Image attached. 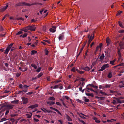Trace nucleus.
<instances>
[{"label": "nucleus", "instance_id": "1", "mask_svg": "<svg viewBox=\"0 0 124 124\" xmlns=\"http://www.w3.org/2000/svg\"><path fill=\"white\" fill-rule=\"evenodd\" d=\"M43 4V3H39L38 2H35L33 3L32 4L26 3L24 2H19L15 5V7H17L20 6H30L31 5H41Z\"/></svg>", "mask_w": 124, "mask_h": 124}, {"label": "nucleus", "instance_id": "2", "mask_svg": "<svg viewBox=\"0 0 124 124\" xmlns=\"http://www.w3.org/2000/svg\"><path fill=\"white\" fill-rule=\"evenodd\" d=\"M13 105L11 104H6L2 106L0 108V110L2 109L3 108H5L8 109H10L13 108Z\"/></svg>", "mask_w": 124, "mask_h": 124}, {"label": "nucleus", "instance_id": "3", "mask_svg": "<svg viewBox=\"0 0 124 124\" xmlns=\"http://www.w3.org/2000/svg\"><path fill=\"white\" fill-rule=\"evenodd\" d=\"M109 66V65L108 64H104L101 68V69L99 70V71H102L108 67Z\"/></svg>", "mask_w": 124, "mask_h": 124}, {"label": "nucleus", "instance_id": "4", "mask_svg": "<svg viewBox=\"0 0 124 124\" xmlns=\"http://www.w3.org/2000/svg\"><path fill=\"white\" fill-rule=\"evenodd\" d=\"M119 46L120 49H124V38L120 42Z\"/></svg>", "mask_w": 124, "mask_h": 124}, {"label": "nucleus", "instance_id": "5", "mask_svg": "<svg viewBox=\"0 0 124 124\" xmlns=\"http://www.w3.org/2000/svg\"><path fill=\"white\" fill-rule=\"evenodd\" d=\"M94 37V34H92V35L90 36L89 35L88 36V38H89V40L88 41V46H89L90 43L91 41L93 39Z\"/></svg>", "mask_w": 124, "mask_h": 124}, {"label": "nucleus", "instance_id": "6", "mask_svg": "<svg viewBox=\"0 0 124 124\" xmlns=\"http://www.w3.org/2000/svg\"><path fill=\"white\" fill-rule=\"evenodd\" d=\"M111 42V40L108 37L106 39V42L107 44V46L110 45Z\"/></svg>", "mask_w": 124, "mask_h": 124}, {"label": "nucleus", "instance_id": "7", "mask_svg": "<svg viewBox=\"0 0 124 124\" xmlns=\"http://www.w3.org/2000/svg\"><path fill=\"white\" fill-rule=\"evenodd\" d=\"M22 100L23 101V103L24 104H26L28 103V99L25 97L22 98Z\"/></svg>", "mask_w": 124, "mask_h": 124}, {"label": "nucleus", "instance_id": "8", "mask_svg": "<svg viewBox=\"0 0 124 124\" xmlns=\"http://www.w3.org/2000/svg\"><path fill=\"white\" fill-rule=\"evenodd\" d=\"M29 27L30 28V30L31 31H34L35 30L36 27H35V26L34 25L32 26L29 25Z\"/></svg>", "mask_w": 124, "mask_h": 124}, {"label": "nucleus", "instance_id": "9", "mask_svg": "<svg viewBox=\"0 0 124 124\" xmlns=\"http://www.w3.org/2000/svg\"><path fill=\"white\" fill-rule=\"evenodd\" d=\"M64 38V33L63 32L60 35L58 39L59 40H62Z\"/></svg>", "mask_w": 124, "mask_h": 124}, {"label": "nucleus", "instance_id": "10", "mask_svg": "<svg viewBox=\"0 0 124 124\" xmlns=\"http://www.w3.org/2000/svg\"><path fill=\"white\" fill-rule=\"evenodd\" d=\"M38 106V105L37 104H36L34 105H30L28 107L29 108L33 109L37 107Z\"/></svg>", "mask_w": 124, "mask_h": 124}, {"label": "nucleus", "instance_id": "11", "mask_svg": "<svg viewBox=\"0 0 124 124\" xmlns=\"http://www.w3.org/2000/svg\"><path fill=\"white\" fill-rule=\"evenodd\" d=\"M29 25L23 28V31L25 32H27L28 30H30V28H29Z\"/></svg>", "mask_w": 124, "mask_h": 124}, {"label": "nucleus", "instance_id": "12", "mask_svg": "<svg viewBox=\"0 0 124 124\" xmlns=\"http://www.w3.org/2000/svg\"><path fill=\"white\" fill-rule=\"evenodd\" d=\"M104 57L105 56L104 55V54L103 53L102 54V55L99 58L101 61H102L103 60Z\"/></svg>", "mask_w": 124, "mask_h": 124}, {"label": "nucleus", "instance_id": "13", "mask_svg": "<svg viewBox=\"0 0 124 124\" xmlns=\"http://www.w3.org/2000/svg\"><path fill=\"white\" fill-rule=\"evenodd\" d=\"M47 103L50 105H53L55 103V102L53 101H49L47 102Z\"/></svg>", "mask_w": 124, "mask_h": 124}, {"label": "nucleus", "instance_id": "14", "mask_svg": "<svg viewBox=\"0 0 124 124\" xmlns=\"http://www.w3.org/2000/svg\"><path fill=\"white\" fill-rule=\"evenodd\" d=\"M82 69L85 71H88L90 70V68L88 67H84V68H83Z\"/></svg>", "mask_w": 124, "mask_h": 124}, {"label": "nucleus", "instance_id": "15", "mask_svg": "<svg viewBox=\"0 0 124 124\" xmlns=\"http://www.w3.org/2000/svg\"><path fill=\"white\" fill-rule=\"evenodd\" d=\"M37 53V51L35 50H32L31 51V54L32 55Z\"/></svg>", "mask_w": 124, "mask_h": 124}, {"label": "nucleus", "instance_id": "16", "mask_svg": "<svg viewBox=\"0 0 124 124\" xmlns=\"http://www.w3.org/2000/svg\"><path fill=\"white\" fill-rule=\"evenodd\" d=\"M10 49L8 48L7 47V48L6 49L5 51L4 52V53L5 54H8V52L9 51Z\"/></svg>", "mask_w": 124, "mask_h": 124}, {"label": "nucleus", "instance_id": "17", "mask_svg": "<svg viewBox=\"0 0 124 124\" xmlns=\"http://www.w3.org/2000/svg\"><path fill=\"white\" fill-rule=\"evenodd\" d=\"M66 118L69 121H72V120L70 117L68 115H66Z\"/></svg>", "mask_w": 124, "mask_h": 124}, {"label": "nucleus", "instance_id": "18", "mask_svg": "<svg viewBox=\"0 0 124 124\" xmlns=\"http://www.w3.org/2000/svg\"><path fill=\"white\" fill-rule=\"evenodd\" d=\"M112 75L111 72H110L108 75V77L109 78H110L112 77Z\"/></svg>", "mask_w": 124, "mask_h": 124}, {"label": "nucleus", "instance_id": "19", "mask_svg": "<svg viewBox=\"0 0 124 124\" xmlns=\"http://www.w3.org/2000/svg\"><path fill=\"white\" fill-rule=\"evenodd\" d=\"M30 114H26V116L28 118H30L31 117V116H32V114L31 113H30Z\"/></svg>", "mask_w": 124, "mask_h": 124}, {"label": "nucleus", "instance_id": "20", "mask_svg": "<svg viewBox=\"0 0 124 124\" xmlns=\"http://www.w3.org/2000/svg\"><path fill=\"white\" fill-rule=\"evenodd\" d=\"M111 86V84L108 85V84H106L104 87L106 88H109Z\"/></svg>", "mask_w": 124, "mask_h": 124}, {"label": "nucleus", "instance_id": "21", "mask_svg": "<svg viewBox=\"0 0 124 124\" xmlns=\"http://www.w3.org/2000/svg\"><path fill=\"white\" fill-rule=\"evenodd\" d=\"M31 66L32 67H33L35 69H36L37 68L36 65L34 64H31Z\"/></svg>", "mask_w": 124, "mask_h": 124}, {"label": "nucleus", "instance_id": "22", "mask_svg": "<svg viewBox=\"0 0 124 124\" xmlns=\"http://www.w3.org/2000/svg\"><path fill=\"white\" fill-rule=\"evenodd\" d=\"M116 100L117 101V103H122V101H121L119 99L117 98H115Z\"/></svg>", "mask_w": 124, "mask_h": 124}, {"label": "nucleus", "instance_id": "23", "mask_svg": "<svg viewBox=\"0 0 124 124\" xmlns=\"http://www.w3.org/2000/svg\"><path fill=\"white\" fill-rule=\"evenodd\" d=\"M116 60H114L113 61H110V63L113 65H114L115 64H114V62H115Z\"/></svg>", "mask_w": 124, "mask_h": 124}, {"label": "nucleus", "instance_id": "24", "mask_svg": "<svg viewBox=\"0 0 124 124\" xmlns=\"http://www.w3.org/2000/svg\"><path fill=\"white\" fill-rule=\"evenodd\" d=\"M118 23L119 26L122 28H124V27L123 26L122 23V22L120 21H119Z\"/></svg>", "mask_w": 124, "mask_h": 124}, {"label": "nucleus", "instance_id": "25", "mask_svg": "<svg viewBox=\"0 0 124 124\" xmlns=\"http://www.w3.org/2000/svg\"><path fill=\"white\" fill-rule=\"evenodd\" d=\"M18 101L19 100H16L12 101V102L15 104H17L18 103Z\"/></svg>", "mask_w": 124, "mask_h": 124}, {"label": "nucleus", "instance_id": "26", "mask_svg": "<svg viewBox=\"0 0 124 124\" xmlns=\"http://www.w3.org/2000/svg\"><path fill=\"white\" fill-rule=\"evenodd\" d=\"M49 30L50 31L52 32H55L56 31L53 28H50Z\"/></svg>", "mask_w": 124, "mask_h": 124}, {"label": "nucleus", "instance_id": "27", "mask_svg": "<svg viewBox=\"0 0 124 124\" xmlns=\"http://www.w3.org/2000/svg\"><path fill=\"white\" fill-rule=\"evenodd\" d=\"M49 100H50L54 101L55 100V98L54 97H52L49 98Z\"/></svg>", "mask_w": 124, "mask_h": 124}, {"label": "nucleus", "instance_id": "28", "mask_svg": "<svg viewBox=\"0 0 124 124\" xmlns=\"http://www.w3.org/2000/svg\"><path fill=\"white\" fill-rule=\"evenodd\" d=\"M77 101L78 102L80 103H82V104L83 103V101L79 100V99H77Z\"/></svg>", "mask_w": 124, "mask_h": 124}, {"label": "nucleus", "instance_id": "29", "mask_svg": "<svg viewBox=\"0 0 124 124\" xmlns=\"http://www.w3.org/2000/svg\"><path fill=\"white\" fill-rule=\"evenodd\" d=\"M45 54L46 55H48V53L49 52V51L47 50L46 49L45 50Z\"/></svg>", "mask_w": 124, "mask_h": 124}, {"label": "nucleus", "instance_id": "30", "mask_svg": "<svg viewBox=\"0 0 124 124\" xmlns=\"http://www.w3.org/2000/svg\"><path fill=\"white\" fill-rule=\"evenodd\" d=\"M43 74L42 73H40L37 76L38 77V78H39L41 77L43 75Z\"/></svg>", "mask_w": 124, "mask_h": 124}, {"label": "nucleus", "instance_id": "31", "mask_svg": "<svg viewBox=\"0 0 124 124\" xmlns=\"http://www.w3.org/2000/svg\"><path fill=\"white\" fill-rule=\"evenodd\" d=\"M46 27L45 26H44L43 27V28H42V30H43V31L44 32H46Z\"/></svg>", "mask_w": 124, "mask_h": 124}, {"label": "nucleus", "instance_id": "32", "mask_svg": "<svg viewBox=\"0 0 124 124\" xmlns=\"http://www.w3.org/2000/svg\"><path fill=\"white\" fill-rule=\"evenodd\" d=\"M13 43H11L8 46V48L10 49L12 46L13 45Z\"/></svg>", "mask_w": 124, "mask_h": 124}, {"label": "nucleus", "instance_id": "33", "mask_svg": "<svg viewBox=\"0 0 124 124\" xmlns=\"http://www.w3.org/2000/svg\"><path fill=\"white\" fill-rule=\"evenodd\" d=\"M55 111L57 112L59 115L61 116H62V114L57 109H56Z\"/></svg>", "mask_w": 124, "mask_h": 124}, {"label": "nucleus", "instance_id": "34", "mask_svg": "<svg viewBox=\"0 0 124 124\" xmlns=\"http://www.w3.org/2000/svg\"><path fill=\"white\" fill-rule=\"evenodd\" d=\"M60 86V85H55L54 86V89L58 88H59V87Z\"/></svg>", "mask_w": 124, "mask_h": 124}, {"label": "nucleus", "instance_id": "35", "mask_svg": "<svg viewBox=\"0 0 124 124\" xmlns=\"http://www.w3.org/2000/svg\"><path fill=\"white\" fill-rule=\"evenodd\" d=\"M6 120V118H3L1 119V121H0V122H3V121H5Z\"/></svg>", "mask_w": 124, "mask_h": 124}, {"label": "nucleus", "instance_id": "36", "mask_svg": "<svg viewBox=\"0 0 124 124\" xmlns=\"http://www.w3.org/2000/svg\"><path fill=\"white\" fill-rule=\"evenodd\" d=\"M85 101V102H88L89 101V100L88 99L86 98L85 97H84Z\"/></svg>", "mask_w": 124, "mask_h": 124}, {"label": "nucleus", "instance_id": "37", "mask_svg": "<svg viewBox=\"0 0 124 124\" xmlns=\"http://www.w3.org/2000/svg\"><path fill=\"white\" fill-rule=\"evenodd\" d=\"M85 44H84V45L82 46V47L81 48V49L80 50V51L79 52V53H81L82 52V51L83 50V49L84 47L85 46Z\"/></svg>", "mask_w": 124, "mask_h": 124}, {"label": "nucleus", "instance_id": "38", "mask_svg": "<svg viewBox=\"0 0 124 124\" xmlns=\"http://www.w3.org/2000/svg\"><path fill=\"white\" fill-rule=\"evenodd\" d=\"M118 54L119 55H121V53L120 52V51L119 48L118 49Z\"/></svg>", "mask_w": 124, "mask_h": 124}, {"label": "nucleus", "instance_id": "39", "mask_svg": "<svg viewBox=\"0 0 124 124\" xmlns=\"http://www.w3.org/2000/svg\"><path fill=\"white\" fill-rule=\"evenodd\" d=\"M118 32L120 33H124V30H121L118 31Z\"/></svg>", "mask_w": 124, "mask_h": 124}, {"label": "nucleus", "instance_id": "40", "mask_svg": "<svg viewBox=\"0 0 124 124\" xmlns=\"http://www.w3.org/2000/svg\"><path fill=\"white\" fill-rule=\"evenodd\" d=\"M7 8H1L0 10V11L1 12H3L5 11Z\"/></svg>", "mask_w": 124, "mask_h": 124}, {"label": "nucleus", "instance_id": "41", "mask_svg": "<svg viewBox=\"0 0 124 124\" xmlns=\"http://www.w3.org/2000/svg\"><path fill=\"white\" fill-rule=\"evenodd\" d=\"M23 33V32L21 31H18L16 34V35H20Z\"/></svg>", "mask_w": 124, "mask_h": 124}, {"label": "nucleus", "instance_id": "42", "mask_svg": "<svg viewBox=\"0 0 124 124\" xmlns=\"http://www.w3.org/2000/svg\"><path fill=\"white\" fill-rule=\"evenodd\" d=\"M27 36V34L26 33H24V34L23 35L22 37L23 38H24L26 36Z\"/></svg>", "mask_w": 124, "mask_h": 124}, {"label": "nucleus", "instance_id": "43", "mask_svg": "<svg viewBox=\"0 0 124 124\" xmlns=\"http://www.w3.org/2000/svg\"><path fill=\"white\" fill-rule=\"evenodd\" d=\"M41 67H39V68H38L36 70V71L37 72H39L41 69Z\"/></svg>", "mask_w": 124, "mask_h": 124}, {"label": "nucleus", "instance_id": "44", "mask_svg": "<svg viewBox=\"0 0 124 124\" xmlns=\"http://www.w3.org/2000/svg\"><path fill=\"white\" fill-rule=\"evenodd\" d=\"M27 92V91L26 89L25 90H23L22 91V93L23 94H24L25 93H26Z\"/></svg>", "mask_w": 124, "mask_h": 124}, {"label": "nucleus", "instance_id": "45", "mask_svg": "<svg viewBox=\"0 0 124 124\" xmlns=\"http://www.w3.org/2000/svg\"><path fill=\"white\" fill-rule=\"evenodd\" d=\"M76 70V68L75 67H73L71 70V71L75 72Z\"/></svg>", "mask_w": 124, "mask_h": 124}, {"label": "nucleus", "instance_id": "46", "mask_svg": "<svg viewBox=\"0 0 124 124\" xmlns=\"http://www.w3.org/2000/svg\"><path fill=\"white\" fill-rule=\"evenodd\" d=\"M9 111L8 109L7 110L5 113V115H7L9 113Z\"/></svg>", "mask_w": 124, "mask_h": 124}, {"label": "nucleus", "instance_id": "47", "mask_svg": "<svg viewBox=\"0 0 124 124\" xmlns=\"http://www.w3.org/2000/svg\"><path fill=\"white\" fill-rule=\"evenodd\" d=\"M78 72L80 74H82L84 73L83 71L80 70L78 71Z\"/></svg>", "mask_w": 124, "mask_h": 124}, {"label": "nucleus", "instance_id": "48", "mask_svg": "<svg viewBox=\"0 0 124 124\" xmlns=\"http://www.w3.org/2000/svg\"><path fill=\"white\" fill-rule=\"evenodd\" d=\"M33 93L32 92H30L26 93L27 95H31Z\"/></svg>", "mask_w": 124, "mask_h": 124}, {"label": "nucleus", "instance_id": "49", "mask_svg": "<svg viewBox=\"0 0 124 124\" xmlns=\"http://www.w3.org/2000/svg\"><path fill=\"white\" fill-rule=\"evenodd\" d=\"M17 19L18 20H22V21H23L24 20V19L22 17L21 18H17Z\"/></svg>", "mask_w": 124, "mask_h": 124}, {"label": "nucleus", "instance_id": "50", "mask_svg": "<svg viewBox=\"0 0 124 124\" xmlns=\"http://www.w3.org/2000/svg\"><path fill=\"white\" fill-rule=\"evenodd\" d=\"M64 97V98H66L67 100H69V97L68 96H63V97Z\"/></svg>", "mask_w": 124, "mask_h": 124}, {"label": "nucleus", "instance_id": "51", "mask_svg": "<svg viewBox=\"0 0 124 124\" xmlns=\"http://www.w3.org/2000/svg\"><path fill=\"white\" fill-rule=\"evenodd\" d=\"M119 87L120 88L124 87V82H123V85H119Z\"/></svg>", "mask_w": 124, "mask_h": 124}, {"label": "nucleus", "instance_id": "52", "mask_svg": "<svg viewBox=\"0 0 124 124\" xmlns=\"http://www.w3.org/2000/svg\"><path fill=\"white\" fill-rule=\"evenodd\" d=\"M41 109L45 113L46 112V111L45 110H46V109L45 108H41Z\"/></svg>", "mask_w": 124, "mask_h": 124}, {"label": "nucleus", "instance_id": "53", "mask_svg": "<svg viewBox=\"0 0 124 124\" xmlns=\"http://www.w3.org/2000/svg\"><path fill=\"white\" fill-rule=\"evenodd\" d=\"M36 21V20H35L34 19H33L31 20V23H32L33 22H35Z\"/></svg>", "mask_w": 124, "mask_h": 124}, {"label": "nucleus", "instance_id": "54", "mask_svg": "<svg viewBox=\"0 0 124 124\" xmlns=\"http://www.w3.org/2000/svg\"><path fill=\"white\" fill-rule=\"evenodd\" d=\"M27 11V10L26 9H23L22 10V11L23 12H26Z\"/></svg>", "mask_w": 124, "mask_h": 124}, {"label": "nucleus", "instance_id": "55", "mask_svg": "<svg viewBox=\"0 0 124 124\" xmlns=\"http://www.w3.org/2000/svg\"><path fill=\"white\" fill-rule=\"evenodd\" d=\"M100 91L99 92V93L102 94L103 95H104L105 93H104L102 91H101V90H100Z\"/></svg>", "mask_w": 124, "mask_h": 124}, {"label": "nucleus", "instance_id": "56", "mask_svg": "<svg viewBox=\"0 0 124 124\" xmlns=\"http://www.w3.org/2000/svg\"><path fill=\"white\" fill-rule=\"evenodd\" d=\"M5 35V34H0V36L4 37Z\"/></svg>", "mask_w": 124, "mask_h": 124}, {"label": "nucleus", "instance_id": "57", "mask_svg": "<svg viewBox=\"0 0 124 124\" xmlns=\"http://www.w3.org/2000/svg\"><path fill=\"white\" fill-rule=\"evenodd\" d=\"M56 104L58 105L61 106V104L58 102H56Z\"/></svg>", "mask_w": 124, "mask_h": 124}, {"label": "nucleus", "instance_id": "58", "mask_svg": "<svg viewBox=\"0 0 124 124\" xmlns=\"http://www.w3.org/2000/svg\"><path fill=\"white\" fill-rule=\"evenodd\" d=\"M50 108L52 109V110H53L54 111H55V110H56V108H53L52 107H50Z\"/></svg>", "mask_w": 124, "mask_h": 124}, {"label": "nucleus", "instance_id": "59", "mask_svg": "<svg viewBox=\"0 0 124 124\" xmlns=\"http://www.w3.org/2000/svg\"><path fill=\"white\" fill-rule=\"evenodd\" d=\"M43 41H45V42H47L49 44H50V42L47 40H43Z\"/></svg>", "mask_w": 124, "mask_h": 124}, {"label": "nucleus", "instance_id": "60", "mask_svg": "<svg viewBox=\"0 0 124 124\" xmlns=\"http://www.w3.org/2000/svg\"><path fill=\"white\" fill-rule=\"evenodd\" d=\"M120 85H123V82L122 81L119 83Z\"/></svg>", "mask_w": 124, "mask_h": 124}, {"label": "nucleus", "instance_id": "61", "mask_svg": "<svg viewBox=\"0 0 124 124\" xmlns=\"http://www.w3.org/2000/svg\"><path fill=\"white\" fill-rule=\"evenodd\" d=\"M88 51V49H87L85 53V55L86 56H87L88 54H87V53Z\"/></svg>", "mask_w": 124, "mask_h": 124}, {"label": "nucleus", "instance_id": "62", "mask_svg": "<svg viewBox=\"0 0 124 124\" xmlns=\"http://www.w3.org/2000/svg\"><path fill=\"white\" fill-rule=\"evenodd\" d=\"M33 119L34 120V121L36 122H38L39 121V120L36 118H34Z\"/></svg>", "mask_w": 124, "mask_h": 124}, {"label": "nucleus", "instance_id": "63", "mask_svg": "<svg viewBox=\"0 0 124 124\" xmlns=\"http://www.w3.org/2000/svg\"><path fill=\"white\" fill-rule=\"evenodd\" d=\"M29 86H27V85H24L23 86V87L24 88H25L26 89V88L27 87H29Z\"/></svg>", "mask_w": 124, "mask_h": 124}, {"label": "nucleus", "instance_id": "64", "mask_svg": "<svg viewBox=\"0 0 124 124\" xmlns=\"http://www.w3.org/2000/svg\"><path fill=\"white\" fill-rule=\"evenodd\" d=\"M116 103V101L115 100H113V103L114 104H115Z\"/></svg>", "mask_w": 124, "mask_h": 124}]
</instances>
